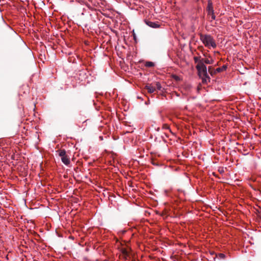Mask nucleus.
I'll return each mask as SVG.
<instances>
[{"label":"nucleus","instance_id":"obj_1","mask_svg":"<svg viewBox=\"0 0 261 261\" xmlns=\"http://www.w3.org/2000/svg\"><path fill=\"white\" fill-rule=\"evenodd\" d=\"M196 68L198 72L199 76L202 79V82L206 83L207 81H210V77L207 73V69L206 66L203 64V61H199L196 65Z\"/></svg>","mask_w":261,"mask_h":261},{"label":"nucleus","instance_id":"obj_2","mask_svg":"<svg viewBox=\"0 0 261 261\" xmlns=\"http://www.w3.org/2000/svg\"><path fill=\"white\" fill-rule=\"evenodd\" d=\"M200 40L204 46L208 48H215L217 46L214 39L210 35H204L201 34L200 35Z\"/></svg>","mask_w":261,"mask_h":261},{"label":"nucleus","instance_id":"obj_3","mask_svg":"<svg viewBox=\"0 0 261 261\" xmlns=\"http://www.w3.org/2000/svg\"><path fill=\"white\" fill-rule=\"evenodd\" d=\"M145 23L147 25L152 28H158L160 26L159 23L156 22H152L148 20H146Z\"/></svg>","mask_w":261,"mask_h":261},{"label":"nucleus","instance_id":"obj_4","mask_svg":"<svg viewBox=\"0 0 261 261\" xmlns=\"http://www.w3.org/2000/svg\"><path fill=\"white\" fill-rule=\"evenodd\" d=\"M145 89L147 90L149 93H152L155 91V88L152 86L151 85H147L145 86Z\"/></svg>","mask_w":261,"mask_h":261},{"label":"nucleus","instance_id":"obj_5","mask_svg":"<svg viewBox=\"0 0 261 261\" xmlns=\"http://www.w3.org/2000/svg\"><path fill=\"white\" fill-rule=\"evenodd\" d=\"M62 162L66 165H68L70 164L69 158L67 156H64L61 158Z\"/></svg>","mask_w":261,"mask_h":261},{"label":"nucleus","instance_id":"obj_6","mask_svg":"<svg viewBox=\"0 0 261 261\" xmlns=\"http://www.w3.org/2000/svg\"><path fill=\"white\" fill-rule=\"evenodd\" d=\"M202 61H203V64H212L214 63V60L212 59H202Z\"/></svg>","mask_w":261,"mask_h":261},{"label":"nucleus","instance_id":"obj_7","mask_svg":"<svg viewBox=\"0 0 261 261\" xmlns=\"http://www.w3.org/2000/svg\"><path fill=\"white\" fill-rule=\"evenodd\" d=\"M206 10H207V13L210 12H212V11H214L213 8V5L211 2H208Z\"/></svg>","mask_w":261,"mask_h":261},{"label":"nucleus","instance_id":"obj_8","mask_svg":"<svg viewBox=\"0 0 261 261\" xmlns=\"http://www.w3.org/2000/svg\"><path fill=\"white\" fill-rule=\"evenodd\" d=\"M207 15L208 16L209 19H211V21L215 19V15L214 14V11H212V12H208Z\"/></svg>","mask_w":261,"mask_h":261},{"label":"nucleus","instance_id":"obj_9","mask_svg":"<svg viewBox=\"0 0 261 261\" xmlns=\"http://www.w3.org/2000/svg\"><path fill=\"white\" fill-rule=\"evenodd\" d=\"M59 155L62 158L64 156H67L66 154V151L64 150H60L59 152Z\"/></svg>","mask_w":261,"mask_h":261},{"label":"nucleus","instance_id":"obj_10","mask_svg":"<svg viewBox=\"0 0 261 261\" xmlns=\"http://www.w3.org/2000/svg\"><path fill=\"white\" fill-rule=\"evenodd\" d=\"M145 66L148 67H151L154 66V63L152 62H147L145 63Z\"/></svg>","mask_w":261,"mask_h":261},{"label":"nucleus","instance_id":"obj_11","mask_svg":"<svg viewBox=\"0 0 261 261\" xmlns=\"http://www.w3.org/2000/svg\"><path fill=\"white\" fill-rule=\"evenodd\" d=\"M155 86H156V87H155V89L156 88L159 90H160L161 89L162 86L159 82H156L155 83Z\"/></svg>","mask_w":261,"mask_h":261},{"label":"nucleus","instance_id":"obj_12","mask_svg":"<svg viewBox=\"0 0 261 261\" xmlns=\"http://www.w3.org/2000/svg\"><path fill=\"white\" fill-rule=\"evenodd\" d=\"M226 68V66H223L222 68H218L216 69V70L217 72H219L223 71V70H225Z\"/></svg>","mask_w":261,"mask_h":261},{"label":"nucleus","instance_id":"obj_13","mask_svg":"<svg viewBox=\"0 0 261 261\" xmlns=\"http://www.w3.org/2000/svg\"><path fill=\"white\" fill-rule=\"evenodd\" d=\"M201 60H202V59H200L199 57H194V61H195V63H197V64L198 63L199 61H201Z\"/></svg>","mask_w":261,"mask_h":261},{"label":"nucleus","instance_id":"obj_14","mask_svg":"<svg viewBox=\"0 0 261 261\" xmlns=\"http://www.w3.org/2000/svg\"><path fill=\"white\" fill-rule=\"evenodd\" d=\"M220 257L221 258H223L225 257V255L224 254L221 253V254H220Z\"/></svg>","mask_w":261,"mask_h":261},{"label":"nucleus","instance_id":"obj_15","mask_svg":"<svg viewBox=\"0 0 261 261\" xmlns=\"http://www.w3.org/2000/svg\"><path fill=\"white\" fill-rule=\"evenodd\" d=\"M211 68L212 67L211 66L208 67V71H209V72H210V70L211 69Z\"/></svg>","mask_w":261,"mask_h":261}]
</instances>
